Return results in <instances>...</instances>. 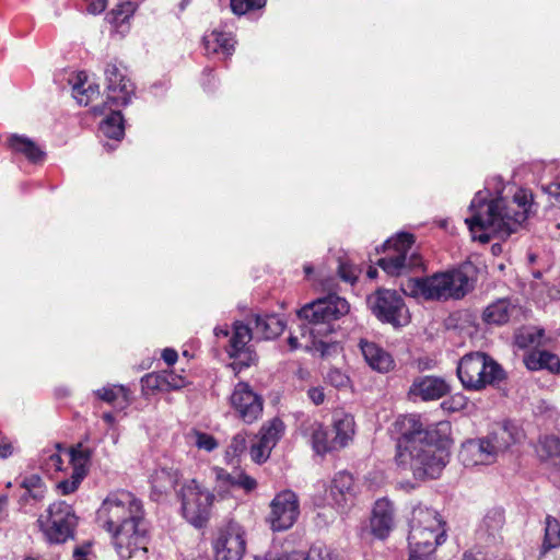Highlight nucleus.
Segmentation results:
<instances>
[{
	"label": "nucleus",
	"instance_id": "nucleus-41",
	"mask_svg": "<svg viewBox=\"0 0 560 560\" xmlns=\"http://www.w3.org/2000/svg\"><path fill=\"white\" fill-rule=\"evenodd\" d=\"M21 487H23L27 495L35 501H40L45 497L46 487L42 478L36 474L24 477Z\"/></svg>",
	"mask_w": 560,
	"mask_h": 560
},
{
	"label": "nucleus",
	"instance_id": "nucleus-62",
	"mask_svg": "<svg viewBox=\"0 0 560 560\" xmlns=\"http://www.w3.org/2000/svg\"><path fill=\"white\" fill-rule=\"evenodd\" d=\"M288 342H289L291 350H296L299 348L305 349V340L303 342H300L299 337L295 335H291L288 339Z\"/></svg>",
	"mask_w": 560,
	"mask_h": 560
},
{
	"label": "nucleus",
	"instance_id": "nucleus-45",
	"mask_svg": "<svg viewBox=\"0 0 560 560\" xmlns=\"http://www.w3.org/2000/svg\"><path fill=\"white\" fill-rule=\"evenodd\" d=\"M231 10L237 15H243L250 10L261 9L266 0H231Z\"/></svg>",
	"mask_w": 560,
	"mask_h": 560
},
{
	"label": "nucleus",
	"instance_id": "nucleus-56",
	"mask_svg": "<svg viewBox=\"0 0 560 560\" xmlns=\"http://www.w3.org/2000/svg\"><path fill=\"white\" fill-rule=\"evenodd\" d=\"M88 4V11L93 14L103 12L106 8L107 0H84Z\"/></svg>",
	"mask_w": 560,
	"mask_h": 560
},
{
	"label": "nucleus",
	"instance_id": "nucleus-58",
	"mask_svg": "<svg viewBox=\"0 0 560 560\" xmlns=\"http://www.w3.org/2000/svg\"><path fill=\"white\" fill-rule=\"evenodd\" d=\"M215 476H217L218 480H222L232 486V479H233L234 475L225 471L224 469H217Z\"/></svg>",
	"mask_w": 560,
	"mask_h": 560
},
{
	"label": "nucleus",
	"instance_id": "nucleus-63",
	"mask_svg": "<svg viewBox=\"0 0 560 560\" xmlns=\"http://www.w3.org/2000/svg\"><path fill=\"white\" fill-rule=\"evenodd\" d=\"M409 560H435L433 556H427L423 553H411L409 555Z\"/></svg>",
	"mask_w": 560,
	"mask_h": 560
},
{
	"label": "nucleus",
	"instance_id": "nucleus-31",
	"mask_svg": "<svg viewBox=\"0 0 560 560\" xmlns=\"http://www.w3.org/2000/svg\"><path fill=\"white\" fill-rule=\"evenodd\" d=\"M151 498L161 501L164 495L175 486V476L172 468L161 467L151 477Z\"/></svg>",
	"mask_w": 560,
	"mask_h": 560
},
{
	"label": "nucleus",
	"instance_id": "nucleus-40",
	"mask_svg": "<svg viewBox=\"0 0 560 560\" xmlns=\"http://www.w3.org/2000/svg\"><path fill=\"white\" fill-rule=\"evenodd\" d=\"M133 12L135 8L131 2L119 3L106 14V20L116 28H120L128 24Z\"/></svg>",
	"mask_w": 560,
	"mask_h": 560
},
{
	"label": "nucleus",
	"instance_id": "nucleus-61",
	"mask_svg": "<svg viewBox=\"0 0 560 560\" xmlns=\"http://www.w3.org/2000/svg\"><path fill=\"white\" fill-rule=\"evenodd\" d=\"M162 357L168 365H173L175 363V350L174 349H172V348L164 349Z\"/></svg>",
	"mask_w": 560,
	"mask_h": 560
},
{
	"label": "nucleus",
	"instance_id": "nucleus-13",
	"mask_svg": "<svg viewBox=\"0 0 560 560\" xmlns=\"http://www.w3.org/2000/svg\"><path fill=\"white\" fill-rule=\"evenodd\" d=\"M269 506L267 522L273 532L291 528L300 515L299 498L292 490H283L276 494Z\"/></svg>",
	"mask_w": 560,
	"mask_h": 560
},
{
	"label": "nucleus",
	"instance_id": "nucleus-15",
	"mask_svg": "<svg viewBox=\"0 0 560 560\" xmlns=\"http://www.w3.org/2000/svg\"><path fill=\"white\" fill-rule=\"evenodd\" d=\"M213 549L215 560H241L246 549L243 527L236 522H229L220 529L213 542Z\"/></svg>",
	"mask_w": 560,
	"mask_h": 560
},
{
	"label": "nucleus",
	"instance_id": "nucleus-47",
	"mask_svg": "<svg viewBox=\"0 0 560 560\" xmlns=\"http://www.w3.org/2000/svg\"><path fill=\"white\" fill-rule=\"evenodd\" d=\"M326 380L336 388H347L350 385L349 376L337 368H332L328 371Z\"/></svg>",
	"mask_w": 560,
	"mask_h": 560
},
{
	"label": "nucleus",
	"instance_id": "nucleus-19",
	"mask_svg": "<svg viewBox=\"0 0 560 560\" xmlns=\"http://www.w3.org/2000/svg\"><path fill=\"white\" fill-rule=\"evenodd\" d=\"M504 523L505 517L502 509L489 510L477 529L478 539L487 545H495L502 539L501 530Z\"/></svg>",
	"mask_w": 560,
	"mask_h": 560
},
{
	"label": "nucleus",
	"instance_id": "nucleus-11",
	"mask_svg": "<svg viewBox=\"0 0 560 560\" xmlns=\"http://www.w3.org/2000/svg\"><path fill=\"white\" fill-rule=\"evenodd\" d=\"M366 302L372 314L382 323L401 327L410 320L409 310L395 290L378 289L369 295Z\"/></svg>",
	"mask_w": 560,
	"mask_h": 560
},
{
	"label": "nucleus",
	"instance_id": "nucleus-35",
	"mask_svg": "<svg viewBox=\"0 0 560 560\" xmlns=\"http://www.w3.org/2000/svg\"><path fill=\"white\" fill-rule=\"evenodd\" d=\"M560 547V523L551 516L546 517L545 536L540 548V558L545 557L551 549Z\"/></svg>",
	"mask_w": 560,
	"mask_h": 560
},
{
	"label": "nucleus",
	"instance_id": "nucleus-53",
	"mask_svg": "<svg viewBox=\"0 0 560 560\" xmlns=\"http://www.w3.org/2000/svg\"><path fill=\"white\" fill-rule=\"evenodd\" d=\"M307 397L312 400V402L316 406H319L325 400L324 388L322 387H312L307 390Z\"/></svg>",
	"mask_w": 560,
	"mask_h": 560
},
{
	"label": "nucleus",
	"instance_id": "nucleus-36",
	"mask_svg": "<svg viewBox=\"0 0 560 560\" xmlns=\"http://www.w3.org/2000/svg\"><path fill=\"white\" fill-rule=\"evenodd\" d=\"M536 452L544 460L553 459L560 463V440L553 435H546L538 441Z\"/></svg>",
	"mask_w": 560,
	"mask_h": 560
},
{
	"label": "nucleus",
	"instance_id": "nucleus-43",
	"mask_svg": "<svg viewBox=\"0 0 560 560\" xmlns=\"http://www.w3.org/2000/svg\"><path fill=\"white\" fill-rule=\"evenodd\" d=\"M271 451L272 447L266 445L259 438L256 436L250 445L249 455L253 462L256 464H261L269 458Z\"/></svg>",
	"mask_w": 560,
	"mask_h": 560
},
{
	"label": "nucleus",
	"instance_id": "nucleus-60",
	"mask_svg": "<svg viewBox=\"0 0 560 560\" xmlns=\"http://www.w3.org/2000/svg\"><path fill=\"white\" fill-rule=\"evenodd\" d=\"M190 378H191V369L188 370V374L185 376L182 374H177L176 388L178 389L179 387H183L187 384H192V381Z\"/></svg>",
	"mask_w": 560,
	"mask_h": 560
},
{
	"label": "nucleus",
	"instance_id": "nucleus-9",
	"mask_svg": "<svg viewBox=\"0 0 560 560\" xmlns=\"http://www.w3.org/2000/svg\"><path fill=\"white\" fill-rule=\"evenodd\" d=\"M383 253L384 256L376 264L388 276H402L424 267L412 234L399 233L387 240L383 245Z\"/></svg>",
	"mask_w": 560,
	"mask_h": 560
},
{
	"label": "nucleus",
	"instance_id": "nucleus-42",
	"mask_svg": "<svg viewBox=\"0 0 560 560\" xmlns=\"http://www.w3.org/2000/svg\"><path fill=\"white\" fill-rule=\"evenodd\" d=\"M544 330L536 327H523L515 335V345L518 348H527L539 345Z\"/></svg>",
	"mask_w": 560,
	"mask_h": 560
},
{
	"label": "nucleus",
	"instance_id": "nucleus-48",
	"mask_svg": "<svg viewBox=\"0 0 560 560\" xmlns=\"http://www.w3.org/2000/svg\"><path fill=\"white\" fill-rule=\"evenodd\" d=\"M308 560H336V555L325 545L315 544L307 551Z\"/></svg>",
	"mask_w": 560,
	"mask_h": 560
},
{
	"label": "nucleus",
	"instance_id": "nucleus-2",
	"mask_svg": "<svg viewBox=\"0 0 560 560\" xmlns=\"http://www.w3.org/2000/svg\"><path fill=\"white\" fill-rule=\"evenodd\" d=\"M504 187L497 196L488 188L475 194L470 205V217L465 219L471 236L482 244L491 238H508L516 233L527 220L533 208V194L524 188Z\"/></svg>",
	"mask_w": 560,
	"mask_h": 560
},
{
	"label": "nucleus",
	"instance_id": "nucleus-8",
	"mask_svg": "<svg viewBox=\"0 0 560 560\" xmlns=\"http://www.w3.org/2000/svg\"><path fill=\"white\" fill-rule=\"evenodd\" d=\"M514 428L504 425L486 438L468 440L463 443L458 457L464 466L490 465L512 444L518 442Z\"/></svg>",
	"mask_w": 560,
	"mask_h": 560
},
{
	"label": "nucleus",
	"instance_id": "nucleus-22",
	"mask_svg": "<svg viewBox=\"0 0 560 560\" xmlns=\"http://www.w3.org/2000/svg\"><path fill=\"white\" fill-rule=\"evenodd\" d=\"M203 45L208 55H218L225 59L233 55L235 39L232 32L215 28L203 36Z\"/></svg>",
	"mask_w": 560,
	"mask_h": 560
},
{
	"label": "nucleus",
	"instance_id": "nucleus-16",
	"mask_svg": "<svg viewBox=\"0 0 560 560\" xmlns=\"http://www.w3.org/2000/svg\"><path fill=\"white\" fill-rule=\"evenodd\" d=\"M230 400L233 411L245 423H253L262 413V399L247 383H237Z\"/></svg>",
	"mask_w": 560,
	"mask_h": 560
},
{
	"label": "nucleus",
	"instance_id": "nucleus-33",
	"mask_svg": "<svg viewBox=\"0 0 560 560\" xmlns=\"http://www.w3.org/2000/svg\"><path fill=\"white\" fill-rule=\"evenodd\" d=\"M175 375L172 371H163L158 373H150L141 378L143 389H151L152 392H170L174 387Z\"/></svg>",
	"mask_w": 560,
	"mask_h": 560
},
{
	"label": "nucleus",
	"instance_id": "nucleus-14",
	"mask_svg": "<svg viewBox=\"0 0 560 560\" xmlns=\"http://www.w3.org/2000/svg\"><path fill=\"white\" fill-rule=\"evenodd\" d=\"M107 102L116 107L126 106L135 92L132 82L127 77V69L117 60L108 61L104 69Z\"/></svg>",
	"mask_w": 560,
	"mask_h": 560
},
{
	"label": "nucleus",
	"instance_id": "nucleus-24",
	"mask_svg": "<svg viewBox=\"0 0 560 560\" xmlns=\"http://www.w3.org/2000/svg\"><path fill=\"white\" fill-rule=\"evenodd\" d=\"M305 435L310 438L313 450L318 455L339 450L334 445V438H329L327 429L319 422L313 421L304 429Z\"/></svg>",
	"mask_w": 560,
	"mask_h": 560
},
{
	"label": "nucleus",
	"instance_id": "nucleus-17",
	"mask_svg": "<svg viewBox=\"0 0 560 560\" xmlns=\"http://www.w3.org/2000/svg\"><path fill=\"white\" fill-rule=\"evenodd\" d=\"M450 392L447 383L436 376H418L413 380L408 390V397L412 401L438 400Z\"/></svg>",
	"mask_w": 560,
	"mask_h": 560
},
{
	"label": "nucleus",
	"instance_id": "nucleus-25",
	"mask_svg": "<svg viewBox=\"0 0 560 560\" xmlns=\"http://www.w3.org/2000/svg\"><path fill=\"white\" fill-rule=\"evenodd\" d=\"M72 86V95L80 105L88 106L100 94V86L88 82L85 72H79L69 79Z\"/></svg>",
	"mask_w": 560,
	"mask_h": 560
},
{
	"label": "nucleus",
	"instance_id": "nucleus-10",
	"mask_svg": "<svg viewBox=\"0 0 560 560\" xmlns=\"http://www.w3.org/2000/svg\"><path fill=\"white\" fill-rule=\"evenodd\" d=\"M37 523L48 541L61 544L72 537L77 516L71 505L58 501L39 515Z\"/></svg>",
	"mask_w": 560,
	"mask_h": 560
},
{
	"label": "nucleus",
	"instance_id": "nucleus-38",
	"mask_svg": "<svg viewBox=\"0 0 560 560\" xmlns=\"http://www.w3.org/2000/svg\"><path fill=\"white\" fill-rule=\"evenodd\" d=\"M70 462L72 465V472L80 474L81 477H85L88 467L91 458V451L79 444L77 447H72L69 452Z\"/></svg>",
	"mask_w": 560,
	"mask_h": 560
},
{
	"label": "nucleus",
	"instance_id": "nucleus-64",
	"mask_svg": "<svg viewBox=\"0 0 560 560\" xmlns=\"http://www.w3.org/2000/svg\"><path fill=\"white\" fill-rule=\"evenodd\" d=\"M214 335L215 337H228L229 330L225 327H215L214 328Z\"/></svg>",
	"mask_w": 560,
	"mask_h": 560
},
{
	"label": "nucleus",
	"instance_id": "nucleus-50",
	"mask_svg": "<svg viewBox=\"0 0 560 560\" xmlns=\"http://www.w3.org/2000/svg\"><path fill=\"white\" fill-rule=\"evenodd\" d=\"M84 478L81 477L80 474H73L72 472L70 478L60 481L57 485V488L60 490V492L62 494H70V493L74 492L78 489L79 485L81 483V481Z\"/></svg>",
	"mask_w": 560,
	"mask_h": 560
},
{
	"label": "nucleus",
	"instance_id": "nucleus-6",
	"mask_svg": "<svg viewBox=\"0 0 560 560\" xmlns=\"http://www.w3.org/2000/svg\"><path fill=\"white\" fill-rule=\"evenodd\" d=\"M349 312V303L335 294L306 303L298 311L301 338L328 337L334 323Z\"/></svg>",
	"mask_w": 560,
	"mask_h": 560
},
{
	"label": "nucleus",
	"instance_id": "nucleus-44",
	"mask_svg": "<svg viewBox=\"0 0 560 560\" xmlns=\"http://www.w3.org/2000/svg\"><path fill=\"white\" fill-rule=\"evenodd\" d=\"M246 450V436L244 433H237L231 440L225 456L229 462H233L235 458L241 456Z\"/></svg>",
	"mask_w": 560,
	"mask_h": 560
},
{
	"label": "nucleus",
	"instance_id": "nucleus-20",
	"mask_svg": "<svg viewBox=\"0 0 560 560\" xmlns=\"http://www.w3.org/2000/svg\"><path fill=\"white\" fill-rule=\"evenodd\" d=\"M117 108L115 105L106 102L102 106H94L93 113L95 115L107 114L100 124V130L105 137L119 141L124 136V119Z\"/></svg>",
	"mask_w": 560,
	"mask_h": 560
},
{
	"label": "nucleus",
	"instance_id": "nucleus-23",
	"mask_svg": "<svg viewBox=\"0 0 560 560\" xmlns=\"http://www.w3.org/2000/svg\"><path fill=\"white\" fill-rule=\"evenodd\" d=\"M483 352H471L465 354L458 362L457 376L466 389H472V386L479 384L478 369L481 368Z\"/></svg>",
	"mask_w": 560,
	"mask_h": 560
},
{
	"label": "nucleus",
	"instance_id": "nucleus-21",
	"mask_svg": "<svg viewBox=\"0 0 560 560\" xmlns=\"http://www.w3.org/2000/svg\"><path fill=\"white\" fill-rule=\"evenodd\" d=\"M359 346L365 362L372 370L387 373L394 369L393 357L375 342L361 340Z\"/></svg>",
	"mask_w": 560,
	"mask_h": 560
},
{
	"label": "nucleus",
	"instance_id": "nucleus-5",
	"mask_svg": "<svg viewBox=\"0 0 560 560\" xmlns=\"http://www.w3.org/2000/svg\"><path fill=\"white\" fill-rule=\"evenodd\" d=\"M285 324L278 315H253L248 324L235 322L233 335L230 339L228 353L234 359L232 366L241 371L250 366L256 361V353L248 347V342L255 337L269 340L278 337L284 330Z\"/></svg>",
	"mask_w": 560,
	"mask_h": 560
},
{
	"label": "nucleus",
	"instance_id": "nucleus-51",
	"mask_svg": "<svg viewBox=\"0 0 560 560\" xmlns=\"http://www.w3.org/2000/svg\"><path fill=\"white\" fill-rule=\"evenodd\" d=\"M232 486L242 488L245 491L249 492L256 488L257 482L254 478L249 477L248 475L237 472L234 475L232 479Z\"/></svg>",
	"mask_w": 560,
	"mask_h": 560
},
{
	"label": "nucleus",
	"instance_id": "nucleus-12",
	"mask_svg": "<svg viewBox=\"0 0 560 560\" xmlns=\"http://www.w3.org/2000/svg\"><path fill=\"white\" fill-rule=\"evenodd\" d=\"M214 494L201 488L196 480L182 487V513L184 518L196 528L207 525Z\"/></svg>",
	"mask_w": 560,
	"mask_h": 560
},
{
	"label": "nucleus",
	"instance_id": "nucleus-3",
	"mask_svg": "<svg viewBox=\"0 0 560 560\" xmlns=\"http://www.w3.org/2000/svg\"><path fill=\"white\" fill-rule=\"evenodd\" d=\"M98 525L112 535L118 556L128 560L148 552V527L142 502L129 491L108 493L96 512Z\"/></svg>",
	"mask_w": 560,
	"mask_h": 560
},
{
	"label": "nucleus",
	"instance_id": "nucleus-28",
	"mask_svg": "<svg viewBox=\"0 0 560 560\" xmlns=\"http://www.w3.org/2000/svg\"><path fill=\"white\" fill-rule=\"evenodd\" d=\"M479 384L472 386L471 390H480L488 385H494L504 378L503 369L489 355L485 353L481 368L478 369Z\"/></svg>",
	"mask_w": 560,
	"mask_h": 560
},
{
	"label": "nucleus",
	"instance_id": "nucleus-59",
	"mask_svg": "<svg viewBox=\"0 0 560 560\" xmlns=\"http://www.w3.org/2000/svg\"><path fill=\"white\" fill-rule=\"evenodd\" d=\"M282 560H308L307 552L295 550L285 556Z\"/></svg>",
	"mask_w": 560,
	"mask_h": 560
},
{
	"label": "nucleus",
	"instance_id": "nucleus-1",
	"mask_svg": "<svg viewBox=\"0 0 560 560\" xmlns=\"http://www.w3.org/2000/svg\"><path fill=\"white\" fill-rule=\"evenodd\" d=\"M394 428L398 434L395 460L404 471L418 480L439 478L450 454L441 446L448 422L429 423L420 415L399 416Z\"/></svg>",
	"mask_w": 560,
	"mask_h": 560
},
{
	"label": "nucleus",
	"instance_id": "nucleus-55",
	"mask_svg": "<svg viewBox=\"0 0 560 560\" xmlns=\"http://www.w3.org/2000/svg\"><path fill=\"white\" fill-rule=\"evenodd\" d=\"M91 547H92L91 542H85V544H83L81 546H78L73 550V559L74 560H89V555L91 552Z\"/></svg>",
	"mask_w": 560,
	"mask_h": 560
},
{
	"label": "nucleus",
	"instance_id": "nucleus-29",
	"mask_svg": "<svg viewBox=\"0 0 560 560\" xmlns=\"http://www.w3.org/2000/svg\"><path fill=\"white\" fill-rule=\"evenodd\" d=\"M514 312L515 306L509 299H499L486 307L482 318L488 324L503 325L510 320Z\"/></svg>",
	"mask_w": 560,
	"mask_h": 560
},
{
	"label": "nucleus",
	"instance_id": "nucleus-7",
	"mask_svg": "<svg viewBox=\"0 0 560 560\" xmlns=\"http://www.w3.org/2000/svg\"><path fill=\"white\" fill-rule=\"evenodd\" d=\"M446 540L445 523L440 514L428 506L418 504L409 520L408 544L411 553L433 556L436 547Z\"/></svg>",
	"mask_w": 560,
	"mask_h": 560
},
{
	"label": "nucleus",
	"instance_id": "nucleus-27",
	"mask_svg": "<svg viewBox=\"0 0 560 560\" xmlns=\"http://www.w3.org/2000/svg\"><path fill=\"white\" fill-rule=\"evenodd\" d=\"M334 445L342 448L348 445L354 434V419L351 415L336 412L332 421Z\"/></svg>",
	"mask_w": 560,
	"mask_h": 560
},
{
	"label": "nucleus",
	"instance_id": "nucleus-49",
	"mask_svg": "<svg viewBox=\"0 0 560 560\" xmlns=\"http://www.w3.org/2000/svg\"><path fill=\"white\" fill-rule=\"evenodd\" d=\"M338 273L343 281L354 283L359 275V269L346 261H339Z\"/></svg>",
	"mask_w": 560,
	"mask_h": 560
},
{
	"label": "nucleus",
	"instance_id": "nucleus-34",
	"mask_svg": "<svg viewBox=\"0 0 560 560\" xmlns=\"http://www.w3.org/2000/svg\"><path fill=\"white\" fill-rule=\"evenodd\" d=\"M94 395L107 402L114 405L118 401V405L121 409L128 406L129 399V389L122 385H107L94 392Z\"/></svg>",
	"mask_w": 560,
	"mask_h": 560
},
{
	"label": "nucleus",
	"instance_id": "nucleus-37",
	"mask_svg": "<svg viewBox=\"0 0 560 560\" xmlns=\"http://www.w3.org/2000/svg\"><path fill=\"white\" fill-rule=\"evenodd\" d=\"M283 432V422L280 419L275 418L261 427L257 438H259L262 443L273 448L282 436Z\"/></svg>",
	"mask_w": 560,
	"mask_h": 560
},
{
	"label": "nucleus",
	"instance_id": "nucleus-39",
	"mask_svg": "<svg viewBox=\"0 0 560 560\" xmlns=\"http://www.w3.org/2000/svg\"><path fill=\"white\" fill-rule=\"evenodd\" d=\"M325 337L304 338L305 350L318 353L322 358H328L338 352L337 342L327 341Z\"/></svg>",
	"mask_w": 560,
	"mask_h": 560
},
{
	"label": "nucleus",
	"instance_id": "nucleus-54",
	"mask_svg": "<svg viewBox=\"0 0 560 560\" xmlns=\"http://www.w3.org/2000/svg\"><path fill=\"white\" fill-rule=\"evenodd\" d=\"M61 466H62V459L58 453H51L48 455V458L46 462L47 471H50V470L58 471L61 469Z\"/></svg>",
	"mask_w": 560,
	"mask_h": 560
},
{
	"label": "nucleus",
	"instance_id": "nucleus-26",
	"mask_svg": "<svg viewBox=\"0 0 560 560\" xmlns=\"http://www.w3.org/2000/svg\"><path fill=\"white\" fill-rule=\"evenodd\" d=\"M524 363L530 371L547 370L551 373L560 371L559 358L546 350H533L525 354Z\"/></svg>",
	"mask_w": 560,
	"mask_h": 560
},
{
	"label": "nucleus",
	"instance_id": "nucleus-52",
	"mask_svg": "<svg viewBox=\"0 0 560 560\" xmlns=\"http://www.w3.org/2000/svg\"><path fill=\"white\" fill-rule=\"evenodd\" d=\"M198 349V343L196 341L184 343L182 347V358L185 359L187 363H190V361L196 359Z\"/></svg>",
	"mask_w": 560,
	"mask_h": 560
},
{
	"label": "nucleus",
	"instance_id": "nucleus-18",
	"mask_svg": "<svg viewBox=\"0 0 560 560\" xmlns=\"http://www.w3.org/2000/svg\"><path fill=\"white\" fill-rule=\"evenodd\" d=\"M395 527V509L393 503L383 498L375 502L370 518V529L377 539H386Z\"/></svg>",
	"mask_w": 560,
	"mask_h": 560
},
{
	"label": "nucleus",
	"instance_id": "nucleus-30",
	"mask_svg": "<svg viewBox=\"0 0 560 560\" xmlns=\"http://www.w3.org/2000/svg\"><path fill=\"white\" fill-rule=\"evenodd\" d=\"M8 144L13 152L23 154L28 161L33 163L44 159V151L27 137L11 135L8 139Z\"/></svg>",
	"mask_w": 560,
	"mask_h": 560
},
{
	"label": "nucleus",
	"instance_id": "nucleus-32",
	"mask_svg": "<svg viewBox=\"0 0 560 560\" xmlns=\"http://www.w3.org/2000/svg\"><path fill=\"white\" fill-rule=\"evenodd\" d=\"M352 486L353 478L350 474L339 471L335 475L331 482L330 494L337 505L341 506L347 503L348 497H351Z\"/></svg>",
	"mask_w": 560,
	"mask_h": 560
},
{
	"label": "nucleus",
	"instance_id": "nucleus-4",
	"mask_svg": "<svg viewBox=\"0 0 560 560\" xmlns=\"http://www.w3.org/2000/svg\"><path fill=\"white\" fill-rule=\"evenodd\" d=\"M475 285L469 267L460 266L430 276L408 278L400 289L405 295L427 302L458 301L465 298Z\"/></svg>",
	"mask_w": 560,
	"mask_h": 560
},
{
	"label": "nucleus",
	"instance_id": "nucleus-57",
	"mask_svg": "<svg viewBox=\"0 0 560 560\" xmlns=\"http://www.w3.org/2000/svg\"><path fill=\"white\" fill-rule=\"evenodd\" d=\"M13 453V446L10 441L0 434V458H7Z\"/></svg>",
	"mask_w": 560,
	"mask_h": 560
},
{
	"label": "nucleus",
	"instance_id": "nucleus-46",
	"mask_svg": "<svg viewBox=\"0 0 560 560\" xmlns=\"http://www.w3.org/2000/svg\"><path fill=\"white\" fill-rule=\"evenodd\" d=\"M189 439L196 444L198 448L205 450L207 452H211L218 447V442L215 439L207 433L196 431L189 435Z\"/></svg>",
	"mask_w": 560,
	"mask_h": 560
}]
</instances>
